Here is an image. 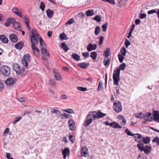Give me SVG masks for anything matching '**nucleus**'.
Returning a JSON list of instances; mask_svg holds the SVG:
<instances>
[{"instance_id":"nucleus-60","label":"nucleus","mask_w":159,"mask_h":159,"mask_svg":"<svg viewBox=\"0 0 159 159\" xmlns=\"http://www.w3.org/2000/svg\"><path fill=\"white\" fill-rule=\"evenodd\" d=\"M134 139H136L138 138H140L141 137H142V135L139 134H134Z\"/></svg>"},{"instance_id":"nucleus-11","label":"nucleus","mask_w":159,"mask_h":159,"mask_svg":"<svg viewBox=\"0 0 159 159\" xmlns=\"http://www.w3.org/2000/svg\"><path fill=\"white\" fill-rule=\"evenodd\" d=\"M16 80L15 78H10L7 79L5 81V83L7 85H12L15 84Z\"/></svg>"},{"instance_id":"nucleus-39","label":"nucleus","mask_w":159,"mask_h":159,"mask_svg":"<svg viewBox=\"0 0 159 159\" xmlns=\"http://www.w3.org/2000/svg\"><path fill=\"white\" fill-rule=\"evenodd\" d=\"M94 19L97 22H100L101 21V16L100 15H96L94 17Z\"/></svg>"},{"instance_id":"nucleus-42","label":"nucleus","mask_w":159,"mask_h":159,"mask_svg":"<svg viewBox=\"0 0 159 159\" xmlns=\"http://www.w3.org/2000/svg\"><path fill=\"white\" fill-rule=\"evenodd\" d=\"M49 85L52 87H54L56 83V81L50 79L49 80Z\"/></svg>"},{"instance_id":"nucleus-49","label":"nucleus","mask_w":159,"mask_h":159,"mask_svg":"<svg viewBox=\"0 0 159 159\" xmlns=\"http://www.w3.org/2000/svg\"><path fill=\"white\" fill-rule=\"evenodd\" d=\"M153 142L157 143V144L159 145V138L157 137L154 138L152 140Z\"/></svg>"},{"instance_id":"nucleus-6","label":"nucleus","mask_w":159,"mask_h":159,"mask_svg":"<svg viewBox=\"0 0 159 159\" xmlns=\"http://www.w3.org/2000/svg\"><path fill=\"white\" fill-rule=\"evenodd\" d=\"M121 54H120V63H122L124 59V56L126 55L127 51L126 48L125 47H123L121 48L120 51Z\"/></svg>"},{"instance_id":"nucleus-45","label":"nucleus","mask_w":159,"mask_h":159,"mask_svg":"<svg viewBox=\"0 0 159 159\" xmlns=\"http://www.w3.org/2000/svg\"><path fill=\"white\" fill-rule=\"evenodd\" d=\"M65 111L70 114H74V111L71 109H67L64 110Z\"/></svg>"},{"instance_id":"nucleus-27","label":"nucleus","mask_w":159,"mask_h":159,"mask_svg":"<svg viewBox=\"0 0 159 159\" xmlns=\"http://www.w3.org/2000/svg\"><path fill=\"white\" fill-rule=\"evenodd\" d=\"M61 48L66 52H67L69 50V48L66 43L65 42L61 43Z\"/></svg>"},{"instance_id":"nucleus-46","label":"nucleus","mask_w":159,"mask_h":159,"mask_svg":"<svg viewBox=\"0 0 159 159\" xmlns=\"http://www.w3.org/2000/svg\"><path fill=\"white\" fill-rule=\"evenodd\" d=\"M144 115L143 114L142 112L138 113L135 114L136 117L139 119L142 118L143 117Z\"/></svg>"},{"instance_id":"nucleus-9","label":"nucleus","mask_w":159,"mask_h":159,"mask_svg":"<svg viewBox=\"0 0 159 159\" xmlns=\"http://www.w3.org/2000/svg\"><path fill=\"white\" fill-rule=\"evenodd\" d=\"M53 72L54 74V79L56 80L61 81L62 79L58 71L57 70L53 69Z\"/></svg>"},{"instance_id":"nucleus-7","label":"nucleus","mask_w":159,"mask_h":159,"mask_svg":"<svg viewBox=\"0 0 159 159\" xmlns=\"http://www.w3.org/2000/svg\"><path fill=\"white\" fill-rule=\"evenodd\" d=\"M93 116V120H94L96 118H102L106 115V114L103 113L100 111L95 113L92 114Z\"/></svg>"},{"instance_id":"nucleus-55","label":"nucleus","mask_w":159,"mask_h":159,"mask_svg":"<svg viewBox=\"0 0 159 159\" xmlns=\"http://www.w3.org/2000/svg\"><path fill=\"white\" fill-rule=\"evenodd\" d=\"M45 5L43 2H40V8L41 9L42 11H43L45 8Z\"/></svg>"},{"instance_id":"nucleus-36","label":"nucleus","mask_w":159,"mask_h":159,"mask_svg":"<svg viewBox=\"0 0 159 159\" xmlns=\"http://www.w3.org/2000/svg\"><path fill=\"white\" fill-rule=\"evenodd\" d=\"M120 120H122L121 124L122 125H124L126 124V120L122 116L120 115Z\"/></svg>"},{"instance_id":"nucleus-40","label":"nucleus","mask_w":159,"mask_h":159,"mask_svg":"<svg viewBox=\"0 0 159 159\" xmlns=\"http://www.w3.org/2000/svg\"><path fill=\"white\" fill-rule=\"evenodd\" d=\"M94 14L93 11L92 10H88L86 13L87 16H92Z\"/></svg>"},{"instance_id":"nucleus-2","label":"nucleus","mask_w":159,"mask_h":159,"mask_svg":"<svg viewBox=\"0 0 159 159\" xmlns=\"http://www.w3.org/2000/svg\"><path fill=\"white\" fill-rule=\"evenodd\" d=\"M113 79L114 85H118L119 81V68L114 71L113 75Z\"/></svg>"},{"instance_id":"nucleus-30","label":"nucleus","mask_w":159,"mask_h":159,"mask_svg":"<svg viewBox=\"0 0 159 159\" xmlns=\"http://www.w3.org/2000/svg\"><path fill=\"white\" fill-rule=\"evenodd\" d=\"M127 0H120V7H125L127 4Z\"/></svg>"},{"instance_id":"nucleus-5","label":"nucleus","mask_w":159,"mask_h":159,"mask_svg":"<svg viewBox=\"0 0 159 159\" xmlns=\"http://www.w3.org/2000/svg\"><path fill=\"white\" fill-rule=\"evenodd\" d=\"M93 116L92 114H88L86 119V120L84 123V125L87 127L91 124L93 121Z\"/></svg>"},{"instance_id":"nucleus-53","label":"nucleus","mask_w":159,"mask_h":159,"mask_svg":"<svg viewBox=\"0 0 159 159\" xmlns=\"http://www.w3.org/2000/svg\"><path fill=\"white\" fill-rule=\"evenodd\" d=\"M125 132L129 135L131 136H134V134H132L131 133V132L130 130H129L128 129H126L125 130Z\"/></svg>"},{"instance_id":"nucleus-43","label":"nucleus","mask_w":159,"mask_h":159,"mask_svg":"<svg viewBox=\"0 0 159 159\" xmlns=\"http://www.w3.org/2000/svg\"><path fill=\"white\" fill-rule=\"evenodd\" d=\"M110 50L109 48H107L106 51L104 52V55L107 57L109 56Z\"/></svg>"},{"instance_id":"nucleus-57","label":"nucleus","mask_w":159,"mask_h":159,"mask_svg":"<svg viewBox=\"0 0 159 159\" xmlns=\"http://www.w3.org/2000/svg\"><path fill=\"white\" fill-rule=\"evenodd\" d=\"M73 134H70L69 135V138L73 143L74 142L75 139H73Z\"/></svg>"},{"instance_id":"nucleus-14","label":"nucleus","mask_w":159,"mask_h":159,"mask_svg":"<svg viewBox=\"0 0 159 159\" xmlns=\"http://www.w3.org/2000/svg\"><path fill=\"white\" fill-rule=\"evenodd\" d=\"M63 155V158L65 159L66 158V156H68L70 153V151L68 148H65L62 151Z\"/></svg>"},{"instance_id":"nucleus-18","label":"nucleus","mask_w":159,"mask_h":159,"mask_svg":"<svg viewBox=\"0 0 159 159\" xmlns=\"http://www.w3.org/2000/svg\"><path fill=\"white\" fill-rule=\"evenodd\" d=\"M9 38L10 40L13 43L16 42L18 39L17 36L14 34H10Z\"/></svg>"},{"instance_id":"nucleus-22","label":"nucleus","mask_w":159,"mask_h":159,"mask_svg":"<svg viewBox=\"0 0 159 159\" xmlns=\"http://www.w3.org/2000/svg\"><path fill=\"white\" fill-rule=\"evenodd\" d=\"M89 65V63H85V62H82L78 64V66L81 68L86 69Z\"/></svg>"},{"instance_id":"nucleus-41","label":"nucleus","mask_w":159,"mask_h":159,"mask_svg":"<svg viewBox=\"0 0 159 159\" xmlns=\"http://www.w3.org/2000/svg\"><path fill=\"white\" fill-rule=\"evenodd\" d=\"M150 140V138L149 137H146L145 138H143V143L145 144H147L148 143Z\"/></svg>"},{"instance_id":"nucleus-34","label":"nucleus","mask_w":159,"mask_h":159,"mask_svg":"<svg viewBox=\"0 0 159 159\" xmlns=\"http://www.w3.org/2000/svg\"><path fill=\"white\" fill-rule=\"evenodd\" d=\"M51 112L52 114H55L57 115H60L61 113L60 111L54 109H51Z\"/></svg>"},{"instance_id":"nucleus-33","label":"nucleus","mask_w":159,"mask_h":159,"mask_svg":"<svg viewBox=\"0 0 159 159\" xmlns=\"http://www.w3.org/2000/svg\"><path fill=\"white\" fill-rule=\"evenodd\" d=\"M25 74V70L24 69L22 68L19 71V73H17L16 74L18 75H20L21 77H22Z\"/></svg>"},{"instance_id":"nucleus-50","label":"nucleus","mask_w":159,"mask_h":159,"mask_svg":"<svg viewBox=\"0 0 159 159\" xmlns=\"http://www.w3.org/2000/svg\"><path fill=\"white\" fill-rule=\"evenodd\" d=\"M68 97L66 94H62L61 96L60 97V99L61 100H66L67 99Z\"/></svg>"},{"instance_id":"nucleus-59","label":"nucleus","mask_w":159,"mask_h":159,"mask_svg":"<svg viewBox=\"0 0 159 159\" xmlns=\"http://www.w3.org/2000/svg\"><path fill=\"white\" fill-rule=\"evenodd\" d=\"M9 131V129L8 128H6V129H5V131H4V132L3 133V136H4V137L6 136V134H7Z\"/></svg>"},{"instance_id":"nucleus-21","label":"nucleus","mask_w":159,"mask_h":159,"mask_svg":"<svg viewBox=\"0 0 159 159\" xmlns=\"http://www.w3.org/2000/svg\"><path fill=\"white\" fill-rule=\"evenodd\" d=\"M19 11V10L18 8L16 7H14L12 9V11L15 13L20 17H22V14L21 12L20 11Z\"/></svg>"},{"instance_id":"nucleus-29","label":"nucleus","mask_w":159,"mask_h":159,"mask_svg":"<svg viewBox=\"0 0 159 159\" xmlns=\"http://www.w3.org/2000/svg\"><path fill=\"white\" fill-rule=\"evenodd\" d=\"M47 16L49 18H51L53 15V12L50 9H48L46 11Z\"/></svg>"},{"instance_id":"nucleus-38","label":"nucleus","mask_w":159,"mask_h":159,"mask_svg":"<svg viewBox=\"0 0 159 159\" xmlns=\"http://www.w3.org/2000/svg\"><path fill=\"white\" fill-rule=\"evenodd\" d=\"M103 89V83L102 81H100L99 82L98 86L97 89V91H98L102 90Z\"/></svg>"},{"instance_id":"nucleus-4","label":"nucleus","mask_w":159,"mask_h":159,"mask_svg":"<svg viewBox=\"0 0 159 159\" xmlns=\"http://www.w3.org/2000/svg\"><path fill=\"white\" fill-rule=\"evenodd\" d=\"M31 56L30 54H27L25 55L22 59V63L23 65L26 67L28 66V63L31 60Z\"/></svg>"},{"instance_id":"nucleus-3","label":"nucleus","mask_w":159,"mask_h":159,"mask_svg":"<svg viewBox=\"0 0 159 159\" xmlns=\"http://www.w3.org/2000/svg\"><path fill=\"white\" fill-rule=\"evenodd\" d=\"M0 72L3 75L8 76L10 74V68L7 66H3L1 68Z\"/></svg>"},{"instance_id":"nucleus-52","label":"nucleus","mask_w":159,"mask_h":159,"mask_svg":"<svg viewBox=\"0 0 159 159\" xmlns=\"http://www.w3.org/2000/svg\"><path fill=\"white\" fill-rule=\"evenodd\" d=\"M108 23L107 22H106L105 24L102 25V27L104 31H105L106 30L108 26Z\"/></svg>"},{"instance_id":"nucleus-15","label":"nucleus","mask_w":159,"mask_h":159,"mask_svg":"<svg viewBox=\"0 0 159 159\" xmlns=\"http://www.w3.org/2000/svg\"><path fill=\"white\" fill-rule=\"evenodd\" d=\"M15 20H16L14 18H9L7 20L5 24V25L6 27H8L10 24L12 23L13 24Z\"/></svg>"},{"instance_id":"nucleus-31","label":"nucleus","mask_w":159,"mask_h":159,"mask_svg":"<svg viewBox=\"0 0 159 159\" xmlns=\"http://www.w3.org/2000/svg\"><path fill=\"white\" fill-rule=\"evenodd\" d=\"M20 24L17 22H16V20H15L13 24V26L14 28L17 30H18L20 28Z\"/></svg>"},{"instance_id":"nucleus-17","label":"nucleus","mask_w":159,"mask_h":159,"mask_svg":"<svg viewBox=\"0 0 159 159\" xmlns=\"http://www.w3.org/2000/svg\"><path fill=\"white\" fill-rule=\"evenodd\" d=\"M153 116L154 120L155 121H157L159 122V112L157 111H153Z\"/></svg>"},{"instance_id":"nucleus-48","label":"nucleus","mask_w":159,"mask_h":159,"mask_svg":"<svg viewBox=\"0 0 159 159\" xmlns=\"http://www.w3.org/2000/svg\"><path fill=\"white\" fill-rule=\"evenodd\" d=\"M77 89L82 92H84L87 90V88L80 86L78 87L77 88Z\"/></svg>"},{"instance_id":"nucleus-51","label":"nucleus","mask_w":159,"mask_h":159,"mask_svg":"<svg viewBox=\"0 0 159 159\" xmlns=\"http://www.w3.org/2000/svg\"><path fill=\"white\" fill-rule=\"evenodd\" d=\"M39 41L40 45L41 46L44 47L46 46L45 42L40 37L39 38Z\"/></svg>"},{"instance_id":"nucleus-8","label":"nucleus","mask_w":159,"mask_h":159,"mask_svg":"<svg viewBox=\"0 0 159 159\" xmlns=\"http://www.w3.org/2000/svg\"><path fill=\"white\" fill-rule=\"evenodd\" d=\"M153 114L150 112L146 113L143 116L144 120L151 121L153 120Z\"/></svg>"},{"instance_id":"nucleus-19","label":"nucleus","mask_w":159,"mask_h":159,"mask_svg":"<svg viewBox=\"0 0 159 159\" xmlns=\"http://www.w3.org/2000/svg\"><path fill=\"white\" fill-rule=\"evenodd\" d=\"M152 148L148 145H146L144 148V153L146 154H149L151 152Z\"/></svg>"},{"instance_id":"nucleus-25","label":"nucleus","mask_w":159,"mask_h":159,"mask_svg":"<svg viewBox=\"0 0 159 159\" xmlns=\"http://www.w3.org/2000/svg\"><path fill=\"white\" fill-rule=\"evenodd\" d=\"M137 147L138 148L139 151L140 152H143L144 150V144L142 143H139L137 145Z\"/></svg>"},{"instance_id":"nucleus-32","label":"nucleus","mask_w":159,"mask_h":159,"mask_svg":"<svg viewBox=\"0 0 159 159\" xmlns=\"http://www.w3.org/2000/svg\"><path fill=\"white\" fill-rule=\"evenodd\" d=\"M97 54L96 52H93L90 53V57L93 60H95L97 57Z\"/></svg>"},{"instance_id":"nucleus-64","label":"nucleus","mask_w":159,"mask_h":159,"mask_svg":"<svg viewBox=\"0 0 159 159\" xmlns=\"http://www.w3.org/2000/svg\"><path fill=\"white\" fill-rule=\"evenodd\" d=\"M11 154L10 153H7L6 155V157L8 159H13V158H12L11 157Z\"/></svg>"},{"instance_id":"nucleus-37","label":"nucleus","mask_w":159,"mask_h":159,"mask_svg":"<svg viewBox=\"0 0 159 159\" xmlns=\"http://www.w3.org/2000/svg\"><path fill=\"white\" fill-rule=\"evenodd\" d=\"M75 22L74 19L73 18H72L69 20L67 21L66 23V25L67 26L68 25H70L72 24Z\"/></svg>"},{"instance_id":"nucleus-56","label":"nucleus","mask_w":159,"mask_h":159,"mask_svg":"<svg viewBox=\"0 0 159 159\" xmlns=\"http://www.w3.org/2000/svg\"><path fill=\"white\" fill-rule=\"evenodd\" d=\"M130 43L129 41V40L126 39L125 40V46L127 48H128V46L130 45Z\"/></svg>"},{"instance_id":"nucleus-62","label":"nucleus","mask_w":159,"mask_h":159,"mask_svg":"<svg viewBox=\"0 0 159 159\" xmlns=\"http://www.w3.org/2000/svg\"><path fill=\"white\" fill-rule=\"evenodd\" d=\"M82 55L85 57H89V53L88 52H84L82 53Z\"/></svg>"},{"instance_id":"nucleus-10","label":"nucleus","mask_w":159,"mask_h":159,"mask_svg":"<svg viewBox=\"0 0 159 159\" xmlns=\"http://www.w3.org/2000/svg\"><path fill=\"white\" fill-rule=\"evenodd\" d=\"M81 154L82 156L87 157L89 155L88 150L86 146L82 147L81 150Z\"/></svg>"},{"instance_id":"nucleus-58","label":"nucleus","mask_w":159,"mask_h":159,"mask_svg":"<svg viewBox=\"0 0 159 159\" xmlns=\"http://www.w3.org/2000/svg\"><path fill=\"white\" fill-rule=\"evenodd\" d=\"M140 138L137 139H134L136 141H137L138 142H139L140 143H141L143 141V137L142 135V137Z\"/></svg>"},{"instance_id":"nucleus-63","label":"nucleus","mask_w":159,"mask_h":159,"mask_svg":"<svg viewBox=\"0 0 159 159\" xmlns=\"http://www.w3.org/2000/svg\"><path fill=\"white\" fill-rule=\"evenodd\" d=\"M156 9H153V10L149 11H148V13L149 14H152L156 13L157 12V11H156Z\"/></svg>"},{"instance_id":"nucleus-26","label":"nucleus","mask_w":159,"mask_h":159,"mask_svg":"<svg viewBox=\"0 0 159 159\" xmlns=\"http://www.w3.org/2000/svg\"><path fill=\"white\" fill-rule=\"evenodd\" d=\"M110 59H107L106 58H104L103 63L106 66L108 67L110 65Z\"/></svg>"},{"instance_id":"nucleus-54","label":"nucleus","mask_w":159,"mask_h":159,"mask_svg":"<svg viewBox=\"0 0 159 159\" xmlns=\"http://www.w3.org/2000/svg\"><path fill=\"white\" fill-rule=\"evenodd\" d=\"M126 64L124 63L120 65V70H124Z\"/></svg>"},{"instance_id":"nucleus-61","label":"nucleus","mask_w":159,"mask_h":159,"mask_svg":"<svg viewBox=\"0 0 159 159\" xmlns=\"http://www.w3.org/2000/svg\"><path fill=\"white\" fill-rule=\"evenodd\" d=\"M41 51L42 54H43L44 53H45L47 52L48 51L47 49L45 48H41Z\"/></svg>"},{"instance_id":"nucleus-47","label":"nucleus","mask_w":159,"mask_h":159,"mask_svg":"<svg viewBox=\"0 0 159 159\" xmlns=\"http://www.w3.org/2000/svg\"><path fill=\"white\" fill-rule=\"evenodd\" d=\"M59 37L61 40L66 39V36L64 33L59 35Z\"/></svg>"},{"instance_id":"nucleus-44","label":"nucleus","mask_w":159,"mask_h":159,"mask_svg":"<svg viewBox=\"0 0 159 159\" xmlns=\"http://www.w3.org/2000/svg\"><path fill=\"white\" fill-rule=\"evenodd\" d=\"M24 20L25 22V24H27V23H29V18L28 16L26 15L24 17Z\"/></svg>"},{"instance_id":"nucleus-24","label":"nucleus","mask_w":159,"mask_h":159,"mask_svg":"<svg viewBox=\"0 0 159 159\" xmlns=\"http://www.w3.org/2000/svg\"><path fill=\"white\" fill-rule=\"evenodd\" d=\"M0 40L3 43H7L8 42L7 38L4 35H1L0 36Z\"/></svg>"},{"instance_id":"nucleus-28","label":"nucleus","mask_w":159,"mask_h":159,"mask_svg":"<svg viewBox=\"0 0 159 159\" xmlns=\"http://www.w3.org/2000/svg\"><path fill=\"white\" fill-rule=\"evenodd\" d=\"M71 57L74 59L76 61H79L80 60V56L76 53H73L71 55Z\"/></svg>"},{"instance_id":"nucleus-35","label":"nucleus","mask_w":159,"mask_h":159,"mask_svg":"<svg viewBox=\"0 0 159 159\" xmlns=\"http://www.w3.org/2000/svg\"><path fill=\"white\" fill-rule=\"evenodd\" d=\"M100 29L99 26L96 27L95 29L94 33L96 35H97L100 32Z\"/></svg>"},{"instance_id":"nucleus-1","label":"nucleus","mask_w":159,"mask_h":159,"mask_svg":"<svg viewBox=\"0 0 159 159\" xmlns=\"http://www.w3.org/2000/svg\"><path fill=\"white\" fill-rule=\"evenodd\" d=\"M39 37V35L35 30L33 29L32 30L30 41L31 43V48L34 55H36V53H38L40 52L39 50L36 46L38 43V40Z\"/></svg>"},{"instance_id":"nucleus-23","label":"nucleus","mask_w":159,"mask_h":159,"mask_svg":"<svg viewBox=\"0 0 159 159\" xmlns=\"http://www.w3.org/2000/svg\"><path fill=\"white\" fill-rule=\"evenodd\" d=\"M23 43L22 42H20L16 43L15 47L16 49L20 50L23 47Z\"/></svg>"},{"instance_id":"nucleus-20","label":"nucleus","mask_w":159,"mask_h":159,"mask_svg":"<svg viewBox=\"0 0 159 159\" xmlns=\"http://www.w3.org/2000/svg\"><path fill=\"white\" fill-rule=\"evenodd\" d=\"M13 69L16 72V74L19 73V71H20V69L19 65L17 63H15L13 64Z\"/></svg>"},{"instance_id":"nucleus-12","label":"nucleus","mask_w":159,"mask_h":159,"mask_svg":"<svg viewBox=\"0 0 159 159\" xmlns=\"http://www.w3.org/2000/svg\"><path fill=\"white\" fill-rule=\"evenodd\" d=\"M70 129L72 131H74L75 129V123L73 120H70L68 122Z\"/></svg>"},{"instance_id":"nucleus-13","label":"nucleus","mask_w":159,"mask_h":159,"mask_svg":"<svg viewBox=\"0 0 159 159\" xmlns=\"http://www.w3.org/2000/svg\"><path fill=\"white\" fill-rule=\"evenodd\" d=\"M97 45L96 44L93 45L92 43H89L87 46V49L89 52H91L96 49Z\"/></svg>"},{"instance_id":"nucleus-16","label":"nucleus","mask_w":159,"mask_h":159,"mask_svg":"<svg viewBox=\"0 0 159 159\" xmlns=\"http://www.w3.org/2000/svg\"><path fill=\"white\" fill-rule=\"evenodd\" d=\"M119 102L118 101H115L113 104V107L114 110L117 112H119Z\"/></svg>"}]
</instances>
